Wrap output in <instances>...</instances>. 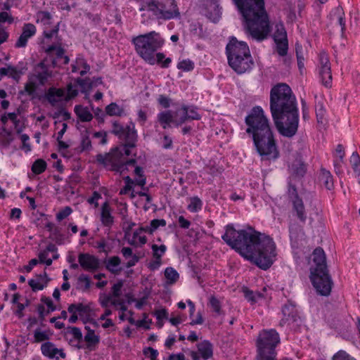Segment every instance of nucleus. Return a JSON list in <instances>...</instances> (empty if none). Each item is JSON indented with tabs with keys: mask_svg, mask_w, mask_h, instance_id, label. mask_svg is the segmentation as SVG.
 I'll list each match as a JSON object with an SVG mask.
<instances>
[{
	"mask_svg": "<svg viewBox=\"0 0 360 360\" xmlns=\"http://www.w3.org/2000/svg\"><path fill=\"white\" fill-rule=\"evenodd\" d=\"M221 238L231 249L262 270L269 269L276 260V244L269 236L255 231L236 230L229 224L225 226Z\"/></svg>",
	"mask_w": 360,
	"mask_h": 360,
	"instance_id": "obj_1",
	"label": "nucleus"
},
{
	"mask_svg": "<svg viewBox=\"0 0 360 360\" xmlns=\"http://www.w3.org/2000/svg\"><path fill=\"white\" fill-rule=\"evenodd\" d=\"M270 111L281 135L291 138L296 134L299 125L297 100L288 84L280 83L271 89Z\"/></svg>",
	"mask_w": 360,
	"mask_h": 360,
	"instance_id": "obj_2",
	"label": "nucleus"
},
{
	"mask_svg": "<svg viewBox=\"0 0 360 360\" xmlns=\"http://www.w3.org/2000/svg\"><path fill=\"white\" fill-rule=\"evenodd\" d=\"M245 123L248 126L246 133L251 135L253 144L262 160H276L280 153L269 124L260 106H255L245 117Z\"/></svg>",
	"mask_w": 360,
	"mask_h": 360,
	"instance_id": "obj_3",
	"label": "nucleus"
},
{
	"mask_svg": "<svg viewBox=\"0 0 360 360\" xmlns=\"http://www.w3.org/2000/svg\"><path fill=\"white\" fill-rule=\"evenodd\" d=\"M245 21L244 27L253 39L261 41L270 32L264 0H233Z\"/></svg>",
	"mask_w": 360,
	"mask_h": 360,
	"instance_id": "obj_4",
	"label": "nucleus"
},
{
	"mask_svg": "<svg viewBox=\"0 0 360 360\" xmlns=\"http://www.w3.org/2000/svg\"><path fill=\"white\" fill-rule=\"evenodd\" d=\"M228 63L238 74H243L252 69L254 61L246 42L238 41L235 37L230 38L226 46Z\"/></svg>",
	"mask_w": 360,
	"mask_h": 360,
	"instance_id": "obj_5",
	"label": "nucleus"
},
{
	"mask_svg": "<svg viewBox=\"0 0 360 360\" xmlns=\"http://www.w3.org/2000/svg\"><path fill=\"white\" fill-rule=\"evenodd\" d=\"M312 260L315 264L311 268L310 278L318 294L328 296L330 294L333 281L328 273L326 257L323 250L319 247L312 253Z\"/></svg>",
	"mask_w": 360,
	"mask_h": 360,
	"instance_id": "obj_6",
	"label": "nucleus"
},
{
	"mask_svg": "<svg viewBox=\"0 0 360 360\" xmlns=\"http://www.w3.org/2000/svg\"><path fill=\"white\" fill-rule=\"evenodd\" d=\"M164 39L155 31L141 34L132 39L137 54L150 65L155 63L154 53L164 44Z\"/></svg>",
	"mask_w": 360,
	"mask_h": 360,
	"instance_id": "obj_7",
	"label": "nucleus"
},
{
	"mask_svg": "<svg viewBox=\"0 0 360 360\" xmlns=\"http://www.w3.org/2000/svg\"><path fill=\"white\" fill-rule=\"evenodd\" d=\"M280 343L279 334L274 329L264 330L257 340V360H276V347Z\"/></svg>",
	"mask_w": 360,
	"mask_h": 360,
	"instance_id": "obj_8",
	"label": "nucleus"
},
{
	"mask_svg": "<svg viewBox=\"0 0 360 360\" xmlns=\"http://www.w3.org/2000/svg\"><path fill=\"white\" fill-rule=\"evenodd\" d=\"M139 10L151 11L158 20H167L180 17L175 0H143Z\"/></svg>",
	"mask_w": 360,
	"mask_h": 360,
	"instance_id": "obj_9",
	"label": "nucleus"
},
{
	"mask_svg": "<svg viewBox=\"0 0 360 360\" xmlns=\"http://www.w3.org/2000/svg\"><path fill=\"white\" fill-rule=\"evenodd\" d=\"M123 154L120 148L112 149L108 153H99L96 155V161L98 164L105 167L111 166L112 170L116 172L123 171L127 165H134L136 162L135 159L123 160Z\"/></svg>",
	"mask_w": 360,
	"mask_h": 360,
	"instance_id": "obj_10",
	"label": "nucleus"
},
{
	"mask_svg": "<svg viewBox=\"0 0 360 360\" xmlns=\"http://www.w3.org/2000/svg\"><path fill=\"white\" fill-rule=\"evenodd\" d=\"M110 132L117 136L119 139L127 141L126 146L129 147L136 146L138 136L132 122L124 127L119 122L115 121L112 122V129Z\"/></svg>",
	"mask_w": 360,
	"mask_h": 360,
	"instance_id": "obj_11",
	"label": "nucleus"
},
{
	"mask_svg": "<svg viewBox=\"0 0 360 360\" xmlns=\"http://www.w3.org/2000/svg\"><path fill=\"white\" fill-rule=\"evenodd\" d=\"M78 262L83 269L90 272H94L101 268L99 259L89 253H79Z\"/></svg>",
	"mask_w": 360,
	"mask_h": 360,
	"instance_id": "obj_12",
	"label": "nucleus"
},
{
	"mask_svg": "<svg viewBox=\"0 0 360 360\" xmlns=\"http://www.w3.org/2000/svg\"><path fill=\"white\" fill-rule=\"evenodd\" d=\"M41 352L44 356L50 359L59 360L60 358L66 357V354L63 349H58L53 342L49 341L41 344Z\"/></svg>",
	"mask_w": 360,
	"mask_h": 360,
	"instance_id": "obj_13",
	"label": "nucleus"
},
{
	"mask_svg": "<svg viewBox=\"0 0 360 360\" xmlns=\"http://www.w3.org/2000/svg\"><path fill=\"white\" fill-rule=\"evenodd\" d=\"M282 313L283 317L280 321V326H283L286 323L290 324L291 323L297 322L300 319L295 306L290 302L283 305Z\"/></svg>",
	"mask_w": 360,
	"mask_h": 360,
	"instance_id": "obj_14",
	"label": "nucleus"
},
{
	"mask_svg": "<svg viewBox=\"0 0 360 360\" xmlns=\"http://www.w3.org/2000/svg\"><path fill=\"white\" fill-rule=\"evenodd\" d=\"M37 32V29L34 25L32 23L24 24L22 28V33L17 39L15 47V48H24L27 46V41L29 39L32 37Z\"/></svg>",
	"mask_w": 360,
	"mask_h": 360,
	"instance_id": "obj_15",
	"label": "nucleus"
},
{
	"mask_svg": "<svg viewBox=\"0 0 360 360\" xmlns=\"http://www.w3.org/2000/svg\"><path fill=\"white\" fill-rule=\"evenodd\" d=\"M167 224L166 221L163 219H155L150 221L149 226H141L136 229L133 233V240L129 241L131 245H135V239L139 236V231H145L149 233H153L160 226H165Z\"/></svg>",
	"mask_w": 360,
	"mask_h": 360,
	"instance_id": "obj_16",
	"label": "nucleus"
},
{
	"mask_svg": "<svg viewBox=\"0 0 360 360\" xmlns=\"http://www.w3.org/2000/svg\"><path fill=\"white\" fill-rule=\"evenodd\" d=\"M292 203V214L300 222L304 224L307 219L305 206L302 199L293 200Z\"/></svg>",
	"mask_w": 360,
	"mask_h": 360,
	"instance_id": "obj_17",
	"label": "nucleus"
},
{
	"mask_svg": "<svg viewBox=\"0 0 360 360\" xmlns=\"http://www.w3.org/2000/svg\"><path fill=\"white\" fill-rule=\"evenodd\" d=\"M207 17L214 22H217L221 17V8L219 0H207Z\"/></svg>",
	"mask_w": 360,
	"mask_h": 360,
	"instance_id": "obj_18",
	"label": "nucleus"
},
{
	"mask_svg": "<svg viewBox=\"0 0 360 360\" xmlns=\"http://www.w3.org/2000/svg\"><path fill=\"white\" fill-rule=\"evenodd\" d=\"M109 202L105 201L101 205V221L104 226L111 227L114 224V217L111 214Z\"/></svg>",
	"mask_w": 360,
	"mask_h": 360,
	"instance_id": "obj_19",
	"label": "nucleus"
},
{
	"mask_svg": "<svg viewBox=\"0 0 360 360\" xmlns=\"http://www.w3.org/2000/svg\"><path fill=\"white\" fill-rule=\"evenodd\" d=\"M200 356L207 360L213 356V345L209 340H203L197 345Z\"/></svg>",
	"mask_w": 360,
	"mask_h": 360,
	"instance_id": "obj_20",
	"label": "nucleus"
},
{
	"mask_svg": "<svg viewBox=\"0 0 360 360\" xmlns=\"http://www.w3.org/2000/svg\"><path fill=\"white\" fill-rule=\"evenodd\" d=\"M74 111L78 119L83 122H90L94 117L93 114L89 110L88 108L84 107L82 105H75Z\"/></svg>",
	"mask_w": 360,
	"mask_h": 360,
	"instance_id": "obj_21",
	"label": "nucleus"
},
{
	"mask_svg": "<svg viewBox=\"0 0 360 360\" xmlns=\"http://www.w3.org/2000/svg\"><path fill=\"white\" fill-rule=\"evenodd\" d=\"M319 179L321 184L328 190H332L333 188V178L328 170L325 168H321Z\"/></svg>",
	"mask_w": 360,
	"mask_h": 360,
	"instance_id": "obj_22",
	"label": "nucleus"
},
{
	"mask_svg": "<svg viewBox=\"0 0 360 360\" xmlns=\"http://www.w3.org/2000/svg\"><path fill=\"white\" fill-rule=\"evenodd\" d=\"M27 70V64L25 62L20 61L16 66H11V70L12 74V79L16 82L20 81L22 75L25 74Z\"/></svg>",
	"mask_w": 360,
	"mask_h": 360,
	"instance_id": "obj_23",
	"label": "nucleus"
},
{
	"mask_svg": "<svg viewBox=\"0 0 360 360\" xmlns=\"http://www.w3.org/2000/svg\"><path fill=\"white\" fill-rule=\"evenodd\" d=\"M90 307L82 303L71 304L68 307V312H77L81 319L84 315H88L90 312Z\"/></svg>",
	"mask_w": 360,
	"mask_h": 360,
	"instance_id": "obj_24",
	"label": "nucleus"
},
{
	"mask_svg": "<svg viewBox=\"0 0 360 360\" xmlns=\"http://www.w3.org/2000/svg\"><path fill=\"white\" fill-rule=\"evenodd\" d=\"M158 121L163 129H167L170 123H174V118L170 110L161 112L158 115Z\"/></svg>",
	"mask_w": 360,
	"mask_h": 360,
	"instance_id": "obj_25",
	"label": "nucleus"
},
{
	"mask_svg": "<svg viewBox=\"0 0 360 360\" xmlns=\"http://www.w3.org/2000/svg\"><path fill=\"white\" fill-rule=\"evenodd\" d=\"M319 75L322 84L326 87H330L332 83V73L330 67L325 66L323 68H320Z\"/></svg>",
	"mask_w": 360,
	"mask_h": 360,
	"instance_id": "obj_26",
	"label": "nucleus"
},
{
	"mask_svg": "<svg viewBox=\"0 0 360 360\" xmlns=\"http://www.w3.org/2000/svg\"><path fill=\"white\" fill-rule=\"evenodd\" d=\"M40 68L41 72H38L36 75V77L39 81V84L44 85L47 81L50 74L48 72L47 66L44 62H40L36 67V69ZM37 71V70H35Z\"/></svg>",
	"mask_w": 360,
	"mask_h": 360,
	"instance_id": "obj_27",
	"label": "nucleus"
},
{
	"mask_svg": "<svg viewBox=\"0 0 360 360\" xmlns=\"http://www.w3.org/2000/svg\"><path fill=\"white\" fill-rule=\"evenodd\" d=\"M84 340L86 342L85 349L90 352L95 351L100 342V337L98 335L93 336L84 335Z\"/></svg>",
	"mask_w": 360,
	"mask_h": 360,
	"instance_id": "obj_28",
	"label": "nucleus"
},
{
	"mask_svg": "<svg viewBox=\"0 0 360 360\" xmlns=\"http://www.w3.org/2000/svg\"><path fill=\"white\" fill-rule=\"evenodd\" d=\"M123 108L118 105L116 103H111L105 107V114L109 116L121 117L124 114Z\"/></svg>",
	"mask_w": 360,
	"mask_h": 360,
	"instance_id": "obj_29",
	"label": "nucleus"
},
{
	"mask_svg": "<svg viewBox=\"0 0 360 360\" xmlns=\"http://www.w3.org/2000/svg\"><path fill=\"white\" fill-rule=\"evenodd\" d=\"M66 333L72 335V339L69 340L70 343L75 342V341L82 342L83 340L82 333L79 328L68 326L66 328Z\"/></svg>",
	"mask_w": 360,
	"mask_h": 360,
	"instance_id": "obj_30",
	"label": "nucleus"
},
{
	"mask_svg": "<svg viewBox=\"0 0 360 360\" xmlns=\"http://www.w3.org/2000/svg\"><path fill=\"white\" fill-rule=\"evenodd\" d=\"M243 292L245 299L251 304L256 303L259 299L263 297V295L259 292H254L249 290L248 288H243Z\"/></svg>",
	"mask_w": 360,
	"mask_h": 360,
	"instance_id": "obj_31",
	"label": "nucleus"
},
{
	"mask_svg": "<svg viewBox=\"0 0 360 360\" xmlns=\"http://www.w3.org/2000/svg\"><path fill=\"white\" fill-rule=\"evenodd\" d=\"M50 281L51 279H46L44 283L43 281H39L37 278H36V279L32 278L28 281V285L30 286L33 292H37L45 288Z\"/></svg>",
	"mask_w": 360,
	"mask_h": 360,
	"instance_id": "obj_32",
	"label": "nucleus"
},
{
	"mask_svg": "<svg viewBox=\"0 0 360 360\" xmlns=\"http://www.w3.org/2000/svg\"><path fill=\"white\" fill-rule=\"evenodd\" d=\"M80 152L83 151H89L91 150L92 146H91V141L89 138V131L86 129L82 134V140L80 143Z\"/></svg>",
	"mask_w": 360,
	"mask_h": 360,
	"instance_id": "obj_33",
	"label": "nucleus"
},
{
	"mask_svg": "<svg viewBox=\"0 0 360 360\" xmlns=\"http://www.w3.org/2000/svg\"><path fill=\"white\" fill-rule=\"evenodd\" d=\"M274 41L287 40V32L283 23L276 25V31L273 35Z\"/></svg>",
	"mask_w": 360,
	"mask_h": 360,
	"instance_id": "obj_34",
	"label": "nucleus"
},
{
	"mask_svg": "<svg viewBox=\"0 0 360 360\" xmlns=\"http://www.w3.org/2000/svg\"><path fill=\"white\" fill-rule=\"evenodd\" d=\"M105 268L111 273H116L118 270L115 268L117 267L120 263L121 259L118 256H113L110 257L108 260H105Z\"/></svg>",
	"mask_w": 360,
	"mask_h": 360,
	"instance_id": "obj_35",
	"label": "nucleus"
},
{
	"mask_svg": "<svg viewBox=\"0 0 360 360\" xmlns=\"http://www.w3.org/2000/svg\"><path fill=\"white\" fill-rule=\"evenodd\" d=\"M46 167L47 164L44 160L37 159L33 162L31 169L34 174H40L46 169Z\"/></svg>",
	"mask_w": 360,
	"mask_h": 360,
	"instance_id": "obj_36",
	"label": "nucleus"
},
{
	"mask_svg": "<svg viewBox=\"0 0 360 360\" xmlns=\"http://www.w3.org/2000/svg\"><path fill=\"white\" fill-rule=\"evenodd\" d=\"M49 238L54 241L57 245H61L65 243V236L61 233L60 228L56 227L50 234Z\"/></svg>",
	"mask_w": 360,
	"mask_h": 360,
	"instance_id": "obj_37",
	"label": "nucleus"
},
{
	"mask_svg": "<svg viewBox=\"0 0 360 360\" xmlns=\"http://www.w3.org/2000/svg\"><path fill=\"white\" fill-rule=\"evenodd\" d=\"M315 112L316 116V120L318 124L323 125L326 121L325 115H326V109L324 105L321 103H318L316 105Z\"/></svg>",
	"mask_w": 360,
	"mask_h": 360,
	"instance_id": "obj_38",
	"label": "nucleus"
},
{
	"mask_svg": "<svg viewBox=\"0 0 360 360\" xmlns=\"http://www.w3.org/2000/svg\"><path fill=\"white\" fill-rule=\"evenodd\" d=\"M59 25L60 22H58V24L52 30L44 32V36L46 39H51L55 37V44H61L62 41V39L58 36Z\"/></svg>",
	"mask_w": 360,
	"mask_h": 360,
	"instance_id": "obj_39",
	"label": "nucleus"
},
{
	"mask_svg": "<svg viewBox=\"0 0 360 360\" xmlns=\"http://www.w3.org/2000/svg\"><path fill=\"white\" fill-rule=\"evenodd\" d=\"M53 51H56V56L57 59L63 58L65 54V49L61 46V44H54L49 46L45 51L48 54H51Z\"/></svg>",
	"mask_w": 360,
	"mask_h": 360,
	"instance_id": "obj_40",
	"label": "nucleus"
},
{
	"mask_svg": "<svg viewBox=\"0 0 360 360\" xmlns=\"http://www.w3.org/2000/svg\"><path fill=\"white\" fill-rule=\"evenodd\" d=\"M165 276L169 284H173L178 280L179 275L174 268L167 267L165 270Z\"/></svg>",
	"mask_w": 360,
	"mask_h": 360,
	"instance_id": "obj_41",
	"label": "nucleus"
},
{
	"mask_svg": "<svg viewBox=\"0 0 360 360\" xmlns=\"http://www.w3.org/2000/svg\"><path fill=\"white\" fill-rule=\"evenodd\" d=\"M151 249L153 250V258L158 260H162V257L165 253L167 247L165 245H160L159 246L156 244H153L151 245Z\"/></svg>",
	"mask_w": 360,
	"mask_h": 360,
	"instance_id": "obj_42",
	"label": "nucleus"
},
{
	"mask_svg": "<svg viewBox=\"0 0 360 360\" xmlns=\"http://www.w3.org/2000/svg\"><path fill=\"white\" fill-rule=\"evenodd\" d=\"M202 202L198 197L191 198V202L187 206V209L191 212H197L202 209Z\"/></svg>",
	"mask_w": 360,
	"mask_h": 360,
	"instance_id": "obj_43",
	"label": "nucleus"
},
{
	"mask_svg": "<svg viewBox=\"0 0 360 360\" xmlns=\"http://www.w3.org/2000/svg\"><path fill=\"white\" fill-rule=\"evenodd\" d=\"M155 63L160 65L162 68H167L172 63V59L166 58L163 53L159 52L156 53Z\"/></svg>",
	"mask_w": 360,
	"mask_h": 360,
	"instance_id": "obj_44",
	"label": "nucleus"
},
{
	"mask_svg": "<svg viewBox=\"0 0 360 360\" xmlns=\"http://www.w3.org/2000/svg\"><path fill=\"white\" fill-rule=\"evenodd\" d=\"M276 44V51L281 56H285L288 53V41L287 40H281L275 41Z\"/></svg>",
	"mask_w": 360,
	"mask_h": 360,
	"instance_id": "obj_45",
	"label": "nucleus"
},
{
	"mask_svg": "<svg viewBox=\"0 0 360 360\" xmlns=\"http://www.w3.org/2000/svg\"><path fill=\"white\" fill-rule=\"evenodd\" d=\"M50 335L47 331H41L39 328L34 330V342H41L49 340Z\"/></svg>",
	"mask_w": 360,
	"mask_h": 360,
	"instance_id": "obj_46",
	"label": "nucleus"
},
{
	"mask_svg": "<svg viewBox=\"0 0 360 360\" xmlns=\"http://www.w3.org/2000/svg\"><path fill=\"white\" fill-rule=\"evenodd\" d=\"M76 82L79 85V86L82 88V92L84 93L89 90H91L94 84L92 82L89 81V79H82L80 77H78L76 79Z\"/></svg>",
	"mask_w": 360,
	"mask_h": 360,
	"instance_id": "obj_47",
	"label": "nucleus"
},
{
	"mask_svg": "<svg viewBox=\"0 0 360 360\" xmlns=\"http://www.w3.org/2000/svg\"><path fill=\"white\" fill-rule=\"evenodd\" d=\"M335 13L338 15V24L340 25L341 31H342V33L343 34L345 30V28H346L345 19L344 18L345 13L343 11V8L341 6H338L335 9Z\"/></svg>",
	"mask_w": 360,
	"mask_h": 360,
	"instance_id": "obj_48",
	"label": "nucleus"
},
{
	"mask_svg": "<svg viewBox=\"0 0 360 360\" xmlns=\"http://www.w3.org/2000/svg\"><path fill=\"white\" fill-rule=\"evenodd\" d=\"M209 305L210 306L214 312H215L217 314H221V303L215 296H210L209 299Z\"/></svg>",
	"mask_w": 360,
	"mask_h": 360,
	"instance_id": "obj_49",
	"label": "nucleus"
},
{
	"mask_svg": "<svg viewBox=\"0 0 360 360\" xmlns=\"http://www.w3.org/2000/svg\"><path fill=\"white\" fill-rule=\"evenodd\" d=\"M177 68L183 71H191L194 69V63L189 60H183L177 64Z\"/></svg>",
	"mask_w": 360,
	"mask_h": 360,
	"instance_id": "obj_50",
	"label": "nucleus"
},
{
	"mask_svg": "<svg viewBox=\"0 0 360 360\" xmlns=\"http://www.w3.org/2000/svg\"><path fill=\"white\" fill-rule=\"evenodd\" d=\"M181 110L183 111V115L181 116L179 119L174 120V124L179 127L184 123H185L186 121L190 120L189 117H188V106L187 105H182Z\"/></svg>",
	"mask_w": 360,
	"mask_h": 360,
	"instance_id": "obj_51",
	"label": "nucleus"
},
{
	"mask_svg": "<svg viewBox=\"0 0 360 360\" xmlns=\"http://www.w3.org/2000/svg\"><path fill=\"white\" fill-rule=\"evenodd\" d=\"M89 103L91 105V110L94 114V117L96 118V120H98L99 123H104V118L106 115L105 112H104L103 110L98 107L94 108L91 101H89Z\"/></svg>",
	"mask_w": 360,
	"mask_h": 360,
	"instance_id": "obj_52",
	"label": "nucleus"
},
{
	"mask_svg": "<svg viewBox=\"0 0 360 360\" xmlns=\"http://www.w3.org/2000/svg\"><path fill=\"white\" fill-rule=\"evenodd\" d=\"M288 193L290 202L302 199L297 193L296 186L292 185L291 183H289L288 184Z\"/></svg>",
	"mask_w": 360,
	"mask_h": 360,
	"instance_id": "obj_53",
	"label": "nucleus"
},
{
	"mask_svg": "<svg viewBox=\"0 0 360 360\" xmlns=\"http://www.w3.org/2000/svg\"><path fill=\"white\" fill-rule=\"evenodd\" d=\"M51 15L49 11H39L37 13L38 20H40L44 25H50Z\"/></svg>",
	"mask_w": 360,
	"mask_h": 360,
	"instance_id": "obj_54",
	"label": "nucleus"
},
{
	"mask_svg": "<svg viewBox=\"0 0 360 360\" xmlns=\"http://www.w3.org/2000/svg\"><path fill=\"white\" fill-rule=\"evenodd\" d=\"M350 162L352 164L353 169L355 172H360V158L357 152H354L351 156Z\"/></svg>",
	"mask_w": 360,
	"mask_h": 360,
	"instance_id": "obj_55",
	"label": "nucleus"
},
{
	"mask_svg": "<svg viewBox=\"0 0 360 360\" xmlns=\"http://www.w3.org/2000/svg\"><path fill=\"white\" fill-rule=\"evenodd\" d=\"M41 302L44 303L48 307V309H46V314L53 312V311H56L57 309L56 306L53 304L51 299L49 297L42 296L41 297Z\"/></svg>",
	"mask_w": 360,
	"mask_h": 360,
	"instance_id": "obj_56",
	"label": "nucleus"
},
{
	"mask_svg": "<svg viewBox=\"0 0 360 360\" xmlns=\"http://www.w3.org/2000/svg\"><path fill=\"white\" fill-rule=\"evenodd\" d=\"M333 360H356L345 351L340 350L333 356Z\"/></svg>",
	"mask_w": 360,
	"mask_h": 360,
	"instance_id": "obj_57",
	"label": "nucleus"
},
{
	"mask_svg": "<svg viewBox=\"0 0 360 360\" xmlns=\"http://www.w3.org/2000/svg\"><path fill=\"white\" fill-rule=\"evenodd\" d=\"M143 353L145 356H148L150 360H158V352L153 347H148L144 348Z\"/></svg>",
	"mask_w": 360,
	"mask_h": 360,
	"instance_id": "obj_58",
	"label": "nucleus"
},
{
	"mask_svg": "<svg viewBox=\"0 0 360 360\" xmlns=\"http://www.w3.org/2000/svg\"><path fill=\"white\" fill-rule=\"evenodd\" d=\"M72 210L71 207L67 206L56 214V219L58 221H61L68 217L72 213Z\"/></svg>",
	"mask_w": 360,
	"mask_h": 360,
	"instance_id": "obj_59",
	"label": "nucleus"
},
{
	"mask_svg": "<svg viewBox=\"0 0 360 360\" xmlns=\"http://www.w3.org/2000/svg\"><path fill=\"white\" fill-rule=\"evenodd\" d=\"M78 283H84V287L83 288V291H86L89 289L91 286V281L88 276L84 274H81L78 278Z\"/></svg>",
	"mask_w": 360,
	"mask_h": 360,
	"instance_id": "obj_60",
	"label": "nucleus"
},
{
	"mask_svg": "<svg viewBox=\"0 0 360 360\" xmlns=\"http://www.w3.org/2000/svg\"><path fill=\"white\" fill-rule=\"evenodd\" d=\"M123 286V281H119L115 283L112 288V296L115 297H119L121 295V289Z\"/></svg>",
	"mask_w": 360,
	"mask_h": 360,
	"instance_id": "obj_61",
	"label": "nucleus"
},
{
	"mask_svg": "<svg viewBox=\"0 0 360 360\" xmlns=\"http://www.w3.org/2000/svg\"><path fill=\"white\" fill-rule=\"evenodd\" d=\"M320 68H323L325 66L330 67V63L327 54L325 52H321L319 54Z\"/></svg>",
	"mask_w": 360,
	"mask_h": 360,
	"instance_id": "obj_62",
	"label": "nucleus"
},
{
	"mask_svg": "<svg viewBox=\"0 0 360 360\" xmlns=\"http://www.w3.org/2000/svg\"><path fill=\"white\" fill-rule=\"evenodd\" d=\"M56 96H55L53 92V87H51L49 89L47 93L46 94V98L48 101L52 105H55L56 103H58V100L56 98Z\"/></svg>",
	"mask_w": 360,
	"mask_h": 360,
	"instance_id": "obj_63",
	"label": "nucleus"
},
{
	"mask_svg": "<svg viewBox=\"0 0 360 360\" xmlns=\"http://www.w3.org/2000/svg\"><path fill=\"white\" fill-rule=\"evenodd\" d=\"M188 117L191 120H200L201 119L200 115L197 112L196 108L188 107Z\"/></svg>",
	"mask_w": 360,
	"mask_h": 360,
	"instance_id": "obj_64",
	"label": "nucleus"
}]
</instances>
